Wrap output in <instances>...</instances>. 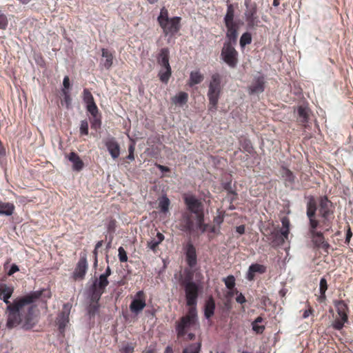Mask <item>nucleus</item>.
Masks as SVG:
<instances>
[{"instance_id":"obj_1","label":"nucleus","mask_w":353,"mask_h":353,"mask_svg":"<svg viewBox=\"0 0 353 353\" xmlns=\"http://www.w3.org/2000/svg\"><path fill=\"white\" fill-rule=\"evenodd\" d=\"M43 292V290L31 292L14 299L12 304L7 306V310L9 311L7 320L8 329L15 328L21 324L22 328L28 330L37 323L39 315L37 303Z\"/></svg>"},{"instance_id":"obj_2","label":"nucleus","mask_w":353,"mask_h":353,"mask_svg":"<svg viewBox=\"0 0 353 353\" xmlns=\"http://www.w3.org/2000/svg\"><path fill=\"white\" fill-rule=\"evenodd\" d=\"M221 76L215 73L212 75L211 79L209 83L208 97L209 99V110H215L220 97L221 87Z\"/></svg>"},{"instance_id":"obj_3","label":"nucleus","mask_w":353,"mask_h":353,"mask_svg":"<svg viewBox=\"0 0 353 353\" xmlns=\"http://www.w3.org/2000/svg\"><path fill=\"white\" fill-rule=\"evenodd\" d=\"M158 21L166 35L174 34L179 29L180 17L169 18L168 12L165 8L161 10L160 14L158 17Z\"/></svg>"},{"instance_id":"obj_4","label":"nucleus","mask_w":353,"mask_h":353,"mask_svg":"<svg viewBox=\"0 0 353 353\" xmlns=\"http://www.w3.org/2000/svg\"><path fill=\"white\" fill-rule=\"evenodd\" d=\"M239 53L231 42H225L221 52V59L229 67L234 68L239 62Z\"/></svg>"},{"instance_id":"obj_5","label":"nucleus","mask_w":353,"mask_h":353,"mask_svg":"<svg viewBox=\"0 0 353 353\" xmlns=\"http://www.w3.org/2000/svg\"><path fill=\"white\" fill-rule=\"evenodd\" d=\"M337 315L335 320L332 323V327L336 330H341L344 323L347 321V311L348 308L347 305L343 301H339L335 304Z\"/></svg>"},{"instance_id":"obj_6","label":"nucleus","mask_w":353,"mask_h":353,"mask_svg":"<svg viewBox=\"0 0 353 353\" xmlns=\"http://www.w3.org/2000/svg\"><path fill=\"white\" fill-rule=\"evenodd\" d=\"M316 205L313 200H310L307 205V216L310 220V232L314 237H316V242L323 243V236L321 233L315 232L314 230L318 225V221L314 218Z\"/></svg>"},{"instance_id":"obj_7","label":"nucleus","mask_w":353,"mask_h":353,"mask_svg":"<svg viewBox=\"0 0 353 353\" xmlns=\"http://www.w3.org/2000/svg\"><path fill=\"white\" fill-rule=\"evenodd\" d=\"M198 285L192 281H189L185 285V292L187 305L190 307H195L198 297Z\"/></svg>"},{"instance_id":"obj_8","label":"nucleus","mask_w":353,"mask_h":353,"mask_svg":"<svg viewBox=\"0 0 353 353\" xmlns=\"http://www.w3.org/2000/svg\"><path fill=\"white\" fill-rule=\"evenodd\" d=\"M196 321V310L195 307H190L188 314L183 317L177 325L176 331H184L194 325Z\"/></svg>"},{"instance_id":"obj_9","label":"nucleus","mask_w":353,"mask_h":353,"mask_svg":"<svg viewBox=\"0 0 353 353\" xmlns=\"http://www.w3.org/2000/svg\"><path fill=\"white\" fill-rule=\"evenodd\" d=\"M108 278L101 274L99 279H97L92 285V297L94 299H100L101 294L104 292V290L108 285Z\"/></svg>"},{"instance_id":"obj_10","label":"nucleus","mask_w":353,"mask_h":353,"mask_svg":"<svg viewBox=\"0 0 353 353\" xmlns=\"http://www.w3.org/2000/svg\"><path fill=\"white\" fill-rule=\"evenodd\" d=\"M88 270L86 256H81L73 272V278L75 280H81L84 278Z\"/></svg>"},{"instance_id":"obj_11","label":"nucleus","mask_w":353,"mask_h":353,"mask_svg":"<svg viewBox=\"0 0 353 353\" xmlns=\"http://www.w3.org/2000/svg\"><path fill=\"white\" fill-rule=\"evenodd\" d=\"M108 151L113 159H117L120 155V145L114 137H108L103 141Z\"/></svg>"},{"instance_id":"obj_12","label":"nucleus","mask_w":353,"mask_h":353,"mask_svg":"<svg viewBox=\"0 0 353 353\" xmlns=\"http://www.w3.org/2000/svg\"><path fill=\"white\" fill-rule=\"evenodd\" d=\"M145 306V301L143 296V291H139L136 294V298L133 299L130 305L131 312L139 314Z\"/></svg>"},{"instance_id":"obj_13","label":"nucleus","mask_w":353,"mask_h":353,"mask_svg":"<svg viewBox=\"0 0 353 353\" xmlns=\"http://www.w3.org/2000/svg\"><path fill=\"white\" fill-rule=\"evenodd\" d=\"M185 203L188 209L194 214L203 212L202 203L196 197L193 196H186L185 198Z\"/></svg>"},{"instance_id":"obj_14","label":"nucleus","mask_w":353,"mask_h":353,"mask_svg":"<svg viewBox=\"0 0 353 353\" xmlns=\"http://www.w3.org/2000/svg\"><path fill=\"white\" fill-rule=\"evenodd\" d=\"M70 306L69 304L63 305L64 311L59 314L57 319V324L59 330H63L66 327L67 324L69 323V313Z\"/></svg>"},{"instance_id":"obj_15","label":"nucleus","mask_w":353,"mask_h":353,"mask_svg":"<svg viewBox=\"0 0 353 353\" xmlns=\"http://www.w3.org/2000/svg\"><path fill=\"white\" fill-rule=\"evenodd\" d=\"M268 240L272 246L282 245L284 243L283 236H281L279 231L273 228L268 234H266Z\"/></svg>"},{"instance_id":"obj_16","label":"nucleus","mask_w":353,"mask_h":353,"mask_svg":"<svg viewBox=\"0 0 353 353\" xmlns=\"http://www.w3.org/2000/svg\"><path fill=\"white\" fill-rule=\"evenodd\" d=\"M186 261L190 267L196 264V249L191 243H188L185 248Z\"/></svg>"},{"instance_id":"obj_17","label":"nucleus","mask_w":353,"mask_h":353,"mask_svg":"<svg viewBox=\"0 0 353 353\" xmlns=\"http://www.w3.org/2000/svg\"><path fill=\"white\" fill-rule=\"evenodd\" d=\"M264 78L262 76L256 77L254 81L249 87V90L252 94L261 93L264 90Z\"/></svg>"},{"instance_id":"obj_18","label":"nucleus","mask_w":353,"mask_h":353,"mask_svg":"<svg viewBox=\"0 0 353 353\" xmlns=\"http://www.w3.org/2000/svg\"><path fill=\"white\" fill-rule=\"evenodd\" d=\"M14 288L6 284H0V299L3 300L7 305L12 304L9 301V299L12 296Z\"/></svg>"},{"instance_id":"obj_19","label":"nucleus","mask_w":353,"mask_h":353,"mask_svg":"<svg viewBox=\"0 0 353 353\" xmlns=\"http://www.w3.org/2000/svg\"><path fill=\"white\" fill-rule=\"evenodd\" d=\"M170 50L167 48H161L157 57V63L160 66L170 65L169 63Z\"/></svg>"},{"instance_id":"obj_20","label":"nucleus","mask_w":353,"mask_h":353,"mask_svg":"<svg viewBox=\"0 0 353 353\" xmlns=\"http://www.w3.org/2000/svg\"><path fill=\"white\" fill-rule=\"evenodd\" d=\"M330 202L328 200L327 196H325L321 199L319 203V212L321 216L325 219H328L330 215Z\"/></svg>"},{"instance_id":"obj_21","label":"nucleus","mask_w":353,"mask_h":353,"mask_svg":"<svg viewBox=\"0 0 353 353\" xmlns=\"http://www.w3.org/2000/svg\"><path fill=\"white\" fill-rule=\"evenodd\" d=\"M265 272V268L260 264L254 263L252 264L248 269L247 273V279L249 281H252L254 279L255 273H263Z\"/></svg>"},{"instance_id":"obj_22","label":"nucleus","mask_w":353,"mask_h":353,"mask_svg":"<svg viewBox=\"0 0 353 353\" xmlns=\"http://www.w3.org/2000/svg\"><path fill=\"white\" fill-rule=\"evenodd\" d=\"M102 51V57L105 59L104 61H102L101 65L105 68L106 70H109L113 63V54L107 49L103 48Z\"/></svg>"},{"instance_id":"obj_23","label":"nucleus","mask_w":353,"mask_h":353,"mask_svg":"<svg viewBox=\"0 0 353 353\" xmlns=\"http://www.w3.org/2000/svg\"><path fill=\"white\" fill-rule=\"evenodd\" d=\"M68 160L72 163V169L75 171H80L83 167V163L75 152H70L68 155Z\"/></svg>"},{"instance_id":"obj_24","label":"nucleus","mask_w":353,"mask_h":353,"mask_svg":"<svg viewBox=\"0 0 353 353\" xmlns=\"http://www.w3.org/2000/svg\"><path fill=\"white\" fill-rule=\"evenodd\" d=\"M225 26L227 28L226 37L228 39L226 42H231L232 45H235L238 37L237 25Z\"/></svg>"},{"instance_id":"obj_25","label":"nucleus","mask_w":353,"mask_h":353,"mask_svg":"<svg viewBox=\"0 0 353 353\" xmlns=\"http://www.w3.org/2000/svg\"><path fill=\"white\" fill-rule=\"evenodd\" d=\"M171 75L172 69L170 65L161 66V69L159 71L158 76L163 83L165 84L168 83Z\"/></svg>"},{"instance_id":"obj_26","label":"nucleus","mask_w":353,"mask_h":353,"mask_svg":"<svg viewBox=\"0 0 353 353\" xmlns=\"http://www.w3.org/2000/svg\"><path fill=\"white\" fill-rule=\"evenodd\" d=\"M204 79L203 75L199 71H192L190 74L188 85L190 87L201 83Z\"/></svg>"},{"instance_id":"obj_27","label":"nucleus","mask_w":353,"mask_h":353,"mask_svg":"<svg viewBox=\"0 0 353 353\" xmlns=\"http://www.w3.org/2000/svg\"><path fill=\"white\" fill-rule=\"evenodd\" d=\"M194 229V223L189 215L185 214L183 218L180 230L183 232H191Z\"/></svg>"},{"instance_id":"obj_28","label":"nucleus","mask_w":353,"mask_h":353,"mask_svg":"<svg viewBox=\"0 0 353 353\" xmlns=\"http://www.w3.org/2000/svg\"><path fill=\"white\" fill-rule=\"evenodd\" d=\"M14 210V204L0 201V215L11 216L13 214Z\"/></svg>"},{"instance_id":"obj_29","label":"nucleus","mask_w":353,"mask_h":353,"mask_svg":"<svg viewBox=\"0 0 353 353\" xmlns=\"http://www.w3.org/2000/svg\"><path fill=\"white\" fill-rule=\"evenodd\" d=\"M99 299H94L92 296L91 303L87 308L88 314L90 318L94 316L99 312Z\"/></svg>"},{"instance_id":"obj_30","label":"nucleus","mask_w":353,"mask_h":353,"mask_svg":"<svg viewBox=\"0 0 353 353\" xmlns=\"http://www.w3.org/2000/svg\"><path fill=\"white\" fill-rule=\"evenodd\" d=\"M215 303L212 298H210L205 304L204 314L207 319H210L214 312Z\"/></svg>"},{"instance_id":"obj_31","label":"nucleus","mask_w":353,"mask_h":353,"mask_svg":"<svg viewBox=\"0 0 353 353\" xmlns=\"http://www.w3.org/2000/svg\"><path fill=\"white\" fill-rule=\"evenodd\" d=\"M234 11L232 5L228 6L227 12L224 17L225 26L236 25L234 21Z\"/></svg>"},{"instance_id":"obj_32","label":"nucleus","mask_w":353,"mask_h":353,"mask_svg":"<svg viewBox=\"0 0 353 353\" xmlns=\"http://www.w3.org/2000/svg\"><path fill=\"white\" fill-rule=\"evenodd\" d=\"M255 14L256 11L254 10L245 12V19L250 27L252 28L258 26L259 19L255 16Z\"/></svg>"},{"instance_id":"obj_33","label":"nucleus","mask_w":353,"mask_h":353,"mask_svg":"<svg viewBox=\"0 0 353 353\" xmlns=\"http://www.w3.org/2000/svg\"><path fill=\"white\" fill-rule=\"evenodd\" d=\"M188 94L185 92H180L176 96H174L172 101L175 105H183L188 101Z\"/></svg>"},{"instance_id":"obj_34","label":"nucleus","mask_w":353,"mask_h":353,"mask_svg":"<svg viewBox=\"0 0 353 353\" xmlns=\"http://www.w3.org/2000/svg\"><path fill=\"white\" fill-rule=\"evenodd\" d=\"M319 285L320 295L318 296L317 299L319 303H323L325 300V293L327 289V280L325 278H322L320 281Z\"/></svg>"},{"instance_id":"obj_35","label":"nucleus","mask_w":353,"mask_h":353,"mask_svg":"<svg viewBox=\"0 0 353 353\" xmlns=\"http://www.w3.org/2000/svg\"><path fill=\"white\" fill-rule=\"evenodd\" d=\"M298 119L302 123H305L307 121L309 116V110L307 108L300 106L297 110Z\"/></svg>"},{"instance_id":"obj_36","label":"nucleus","mask_w":353,"mask_h":353,"mask_svg":"<svg viewBox=\"0 0 353 353\" xmlns=\"http://www.w3.org/2000/svg\"><path fill=\"white\" fill-rule=\"evenodd\" d=\"M164 239V236L161 232H157V239H152L148 242V248L154 251L157 247L160 244Z\"/></svg>"},{"instance_id":"obj_37","label":"nucleus","mask_w":353,"mask_h":353,"mask_svg":"<svg viewBox=\"0 0 353 353\" xmlns=\"http://www.w3.org/2000/svg\"><path fill=\"white\" fill-rule=\"evenodd\" d=\"M281 176L285 182H288L290 183H292L294 180V176L293 173L287 168H283L281 171Z\"/></svg>"},{"instance_id":"obj_38","label":"nucleus","mask_w":353,"mask_h":353,"mask_svg":"<svg viewBox=\"0 0 353 353\" xmlns=\"http://www.w3.org/2000/svg\"><path fill=\"white\" fill-rule=\"evenodd\" d=\"M263 322V319L261 316L257 317L252 323V330L253 331H259L260 330H263L265 329V325L262 324Z\"/></svg>"},{"instance_id":"obj_39","label":"nucleus","mask_w":353,"mask_h":353,"mask_svg":"<svg viewBox=\"0 0 353 353\" xmlns=\"http://www.w3.org/2000/svg\"><path fill=\"white\" fill-rule=\"evenodd\" d=\"M200 349L201 343L199 342L190 345L183 350V353H199Z\"/></svg>"},{"instance_id":"obj_40","label":"nucleus","mask_w":353,"mask_h":353,"mask_svg":"<svg viewBox=\"0 0 353 353\" xmlns=\"http://www.w3.org/2000/svg\"><path fill=\"white\" fill-rule=\"evenodd\" d=\"M170 205V200L166 196H163L159 203V208L161 212H167Z\"/></svg>"},{"instance_id":"obj_41","label":"nucleus","mask_w":353,"mask_h":353,"mask_svg":"<svg viewBox=\"0 0 353 353\" xmlns=\"http://www.w3.org/2000/svg\"><path fill=\"white\" fill-rule=\"evenodd\" d=\"M251 42L252 36L249 32L243 33L240 38V46L241 48H244L246 45L250 44Z\"/></svg>"},{"instance_id":"obj_42","label":"nucleus","mask_w":353,"mask_h":353,"mask_svg":"<svg viewBox=\"0 0 353 353\" xmlns=\"http://www.w3.org/2000/svg\"><path fill=\"white\" fill-rule=\"evenodd\" d=\"M83 100L86 105L94 103L93 96L88 89L83 90Z\"/></svg>"},{"instance_id":"obj_43","label":"nucleus","mask_w":353,"mask_h":353,"mask_svg":"<svg viewBox=\"0 0 353 353\" xmlns=\"http://www.w3.org/2000/svg\"><path fill=\"white\" fill-rule=\"evenodd\" d=\"M223 281L225 283V285L226 288L230 290H233L234 285H235V279L234 276L232 275H230L227 276L226 278L223 279Z\"/></svg>"},{"instance_id":"obj_44","label":"nucleus","mask_w":353,"mask_h":353,"mask_svg":"<svg viewBox=\"0 0 353 353\" xmlns=\"http://www.w3.org/2000/svg\"><path fill=\"white\" fill-rule=\"evenodd\" d=\"M135 343H126L120 349L121 353H133L134 351Z\"/></svg>"},{"instance_id":"obj_45","label":"nucleus","mask_w":353,"mask_h":353,"mask_svg":"<svg viewBox=\"0 0 353 353\" xmlns=\"http://www.w3.org/2000/svg\"><path fill=\"white\" fill-rule=\"evenodd\" d=\"M62 92H63L64 98H63V101H62L61 103H62V104H63V103H64L65 104L66 108L68 109L71 106L72 99H71L70 95L69 94L68 90H65V89H62Z\"/></svg>"},{"instance_id":"obj_46","label":"nucleus","mask_w":353,"mask_h":353,"mask_svg":"<svg viewBox=\"0 0 353 353\" xmlns=\"http://www.w3.org/2000/svg\"><path fill=\"white\" fill-rule=\"evenodd\" d=\"M86 108H87V110L91 114V115L93 117H96V116L98 115L99 110H98V108H97L95 102L86 105Z\"/></svg>"},{"instance_id":"obj_47","label":"nucleus","mask_w":353,"mask_h":353,"mask_svg":"<svg viewBox=\"0 0 353 353\" xmlns=\"http://www.w3.org/2000/svg\"><path fill=\"white\" fill-rule=\"evenodd\" d=\"M80 133L83 135H87L88 134V123L86 120L81 121Z\"/></svg>"},{"instance_id":"obj_48","label":"nucleus","mask_w":353,"mask_h":353,"mask_svg":"<svg viewBox=\"0 0 353 353\" xmlns=\"http://www.w3.org/2000/svg\"><path fill=\"white\" fill-rule=\"evenodd\" d=\"M119 258L121 262H125L128 260L126 252L123 247H119Z\"/></svg>"},{"instance_id":"obj_49","label":"nucleus","mask_w":353,"mask_h":353,"mask_svg":"<svg viewBox=\"0 0 353 353\" xmlns=\"http://www.w3.org/2000/svg\"><path fill=\"white\" fill-rule=\"evenodd\" d=\"M196 228H198L201 225H203L204 223V215L203 212L199 213L198 214H196Z\"/></svg>"},{"instance_id":"obj_50","label":"nucleus","mask_w":353,"mask_h":353,"mask_svg":"<svg viewBox=\"0 0 353 353\" xmlns=\"http://www.w3.org/2000/svg\"><path fill=\"white\" fill-rule=\"evenodd\" d=\"M352 236V232L351 231L350 226L348 225L347 226V231H346L345 243L349 244Z\"/></svg>"},{"instance_id":"obj_51","label":"nucleus","mask_w":353,"mask_h":353,"mask_svg":"<svg viewBox=\"0 0 353 353\" xmlns=\"http://www.w3.org/2000/svg\"><path fill=\"white\" fill-rule=\"evenodd\" d=\"M236 294L237 295L236 297V301L237 303H239L240 304H243V303H245L246 299L242 293H239V292L237 290H236Z\"/></svg>"},{"instance_id":"obj_52","label":"nucleus","mask_w":353,"mask_h":353,"mask_svg":"<svg viewBox=\"0 0 353 353\" xmlns=\"http://www.w3.org/2000/svg\"><path fill=\"white\" fill-rule=\"evenodd\" d=\"M129 154L128 155L127 158L130 159V161L134 160V145H130L128 148Z\"/></svg>"},{"instance_id":"obj_53","label":"nucleus","mask_w":353,"mask_h":353,"mask_svg":"<svg viewBox=\"0 0 353 353\" xmlns=\"http://www.w3.org/2000/svg\"><path fill=\"white\" fill-rule=\"evenodd\" d=\"M93 118H94V119L92 123V128H97L100 127L101 123L100 119L98 117V115L96 116V117H93Z\"/></svg>"},{"instance_id":"obj_54","label":"nucleus","mask_w":353,"mask_h":353,"mask_svg":"<svg viewBox=\"0 0 353 353\" xmlns=\"http://www.w3.org/2000/svg\"><path fill=\"white\" fill-rule=\"evenodd\" d=\"M290 232V228H282L279 232L281 236H283L284 241L288 239Z\"/></svg>"},{"instance_id":"obj_55","label":"nucleus","mask_w":353,"mask_h":353,"mask_svg":"<svg viewBox=\"0 0 353 353\" xmlns=\"http://www.w3.org/2000/svg\"><path fill=\"white\" fill-rule=\"evenodd\" d=\"M63 88L65 90H68L70 88V79L68 76H65L63 81Z\"/></svg>"},{"instance_id":"obj_56","label":"nucleus","mask_w":353,"mask_h":353,"mask_svg":"<svg viewBox=\"0 0 353 353\" xmlns=\"http://www.w3.org/2000/svg\"><path fill=\"white\" fill-rule=\"evenodd\" d=\"M19 270V267L16 264H12V266L10 267V269L9 270V271L8 272V274L10 276V275L13 274L14 273L18 272Z\"/></svg>"},{"instance_id":"obj_57","label":"nucleus","mask_w":353,"mask_h":353,"mask_svg":"<svg viewBox=\"0 0 353 353\" xmlns=\"http://www.w3.org/2000/svg\"><path fill=\"white\" fill-rule=\"evenodd\" d=\"M6 155V150L2 142L0 143V160Z\"/></svg>"},{"instance_id":"obj_58","label":"nucleus","mask_w":353,"mask_h":353,"mask_svg":"<svg viewBox=\"0 0 353 353\" xmlns=\"http://www.w3.org/2000/svg\"><path fill=\"white\" fill-rule=\"evenodd\" d=\"M283 228H290V221L288 217H283L281 219Z\"/></svg>"},{"instance_id":"obj_59","label":"nucleus","mask_w":353,"mask_h":353,"mask_svg":"<svg viewBox=\"0 0 353 353\" xmlns=\"http://www.w3.org/2000/svg\"><path fill=\"white\" fill-rule=\"evenodd\" d=\"M209 225L208 224L203 223L200 227L198 228V229L202 232H205L207 230H208Z\"/></svg>"},{"instance_id":"obj_60","label":"nucleus","mask_w":353,"mask_h":353,"mask_svg":"<svg viewBox=\"0 0 353 353\" xmlns=\"http://www.w3.org/2000/svg\"><path fill=\"white\" fill-rule=\"evenodd\" d=\"M236 232H238L240 234H243L245 232V226L241 225L236 228Z\"/></svg>"},{"instance_id":"obj_61","label":"nucleus","mask_w":353,"mask_h":353,"mask_svg":"<svg viewBox=\"0 0 353 353\" xmlns=\"http://www.w3.org/2000/svg\"><path fill=\"white\" fill-rule=\"evenodd\" d=\"M111 274V270L109 266L107 267L105 272L102 274V275L105 276L106 278H108Z\"/></svg>"},{"instance_id":"obj_62","label":"nucleus","mask_w":353,"mask_h":353,"mask_svg":"<svg viewBox=\"0 0 353 353\" xmlns=\"http://www.w3.org/2000/svg\"><path fill=\"white\" fill-rule=\"evenodd\" d=\"M157 168L161 171V172H168L169 168L166 166L162 165H157Z\"/></svg>"},{"instance_id":"obj_63","label":"nucleus","mask_w":353,"mask_h":353,"mask_svg":"<svg viewBox=\"0 0 353 353\" xmlns=\"http://www.w3.org/2000/svg\"><path fill=\"white\" fill-rule=\"evenodd\" d=\"M310 314H311V310L310 309L305 310L303 314V319L307 318Z\"/></svg>"},{"instance_id":"obj_64","label":"nucleus","mask_w":353,"mask_h":353,"mask_svg":"<svg viewBox=\"0 0 353 353\" xmlns=\"http://www.w3.org/2000/svg\"><path fill=\"white\" fill-rule=\"evenodd\" d=\"M164 353H173V350H172V348L170 346H168L165 351H164Z\"/></svg>"}]
</instances>
